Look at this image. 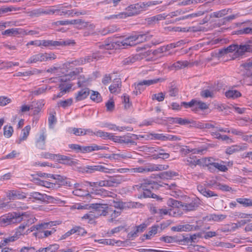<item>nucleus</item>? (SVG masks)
Here are the masks:
<instances>
[{"label": "nucleus", "instance_id": "864d4df0", "mask_svg": "<svg viewBox=\"0 0 252 252\" xmlns=\"http://www.w3.org/2000/svg\"><path fill=\"white\" fill-rule=\"evenodd\" d=\"M13 132V129L11 126H5L3 127V134L7 138L10 137Z\"/></svg>", "mask_w": 252, "mask_h": 252}, {"label": "nucleus", "instance_id": "e2e57ef3", "mask_svg": "<svg viewBox=\"0 0 252 252\" xmlns=\"http://www.w3.org/2000/svg\"><path fill=\"white\" fill-rule=\"evenodd\" d=\"M155 158H161L162 159H167L169 157V154L164 152L163 149H160L157 154V155H154Z\"/></svg>", "mask_w": 252, "mask_h": 252}, {"label": "nucleus", "instance_id": "bf43d9fd", "mask_svg": "<svg viewBox=\"0 0 252 252\" xmlns=\"http://www.w3.org/2000/svg\"><path fill=\"white\" fill-rule=\"evenodd\" d=\"M123 179L120 176L115 177L111 178L108 180L110 183V187L115 186V185H118L121 184L123 181Z\"/></svg>", "mask_w": 252, "mask_h": 252}, {"label": "nucleus", "instance_id": "9d476101", "mask_svg": "<svg viewBox=\"0 0 252 252\" xmlns=\"http://www.w3.org/2000/svg\"><path fill=\"white\" fill-rule=\"evenodd\" d=\"M90 207L94 209L97 218L100 216H105L111 213V208L109 207L107 204H92Z\"/></svg>", "mask_w": 252, "mask_h": 252}, {"label": "nucleus", "instance_id": "c9c22d12", "mask_svg": "<svg viewBox=\"0 0 252 252\" xmlns=\"http://www.w3.org/2000/svg\"><path fill=\"white\" fill-rule=\"evenodd\" d=\"M56 159L58 160H62L60 162L63 164L68 165L74 164V161L69 157L64 155L57 154Z\"/></svg>", "mask_w": 252, "mask_h": 252}, {"label": "nucleus", "instance_id": "39448f33", "mask_svg": "<svg viewBox=\"0 0 252 252\" xmlns=\"http://www.w3.org/2000/svg\"><path fill=\"white\" fill-rule=\"evenodd\" d=\"M167 204L172 207H175L179 209L181 207L186 211H191L195 210L198 206V204L196 200H192L189 203H184L176 200L170 198L167 201Z\"/></svg>", "mask_w": 252, "mask_h": 252}, {"label": "nucleus", "instance_id": "e433bc0d", "mask_svg": "<svg viewBox=\"0 0 252 252\" xmlns=\"http://www.w3.org/2000/svg\"><path fill=\"white\" fill-rule=\"evenodd\" d=\"M192 63L187 61H179L173 64L172 66L176 69H180L187 66H192Z\"/></svg>", "mask_w": 252, "mask_h": 252}, {"label": "nucleus", "instance_id": "6e6552de", "mask_svg": "<svg viewBox=\"0 0 252 252\" xmlns=\"http://www.w3.org/2000/svg\"><path fill=\"white\" fill-rule=\"evenodd\" d=\"M23 214L12 212L0 218V226H5L12 223L20 222L22 220Z\"/></svg>", "mask_w": 252, "mask_h": 252}, {"label": "nucleus", "instance_id": "0e129e2a", "mask_svg": "<svg viewBox=\"0 0 252 252\" xmlns=\"http://www.w3.org/2000/svg\"><path fill=\"white\" fill-rule=\"evenodd\" d=\"M117 44V42H110V43H106L105 42L104 43H102L99 45L100 48L104 49L106 50H111L113 49L115 47V44Z\"/></svg>", "mask_w": 252, "mask_h": 252}, {"label": "nucleus", "instance_id": "dca6fc26", "mask_svg": "<svg viewBox=\"0 0 252 252\" xmlns=\"http://www.w3.org/2000/svg\"><path fill=\"white\" fill-rule=\"evenodd\" d=\"M117 44L120 47L132 46L136 45L134 35L132 34L122 40L117 41Z\"/></svg>", "mask_w": 252, "mask_h": 252}, {"label": "nucleus", "instance_id": "f704fd0d", "mask_svg": "<svg viewBox=\"0 0 252 252\" xmlns=\"http://www.w3.org/2000/svg\"><path fill=\"white\" fill-rule=\"evenodd\" d=\"M231 12V10L230 9H223L219 11L213 12L210 14V16L211 18H221Z\"/></svg>", "mask_w": 252, "mask_h": 252}, {"label": "nucleus", "instance_id": "aec40b11", "mask_svg": "<svg viewBox=\"0 0 252 252\" xmlns=\"http://www.w3.org/2000/svg\"><path fill=\"white\" fill-rule=\"evenodd\" d=\"M38 176L41 177H45V178H53V179L55 180H58V184L59 186H63L65 184H66V181H65V179H64L63 177L59 175H52L50 174H46L45 173H40L38 174Z\"/></svg>", "mask_w": 252, "mask_h": 252}, {"label": "nucleus", "instance_id": "2eb2a0df", "mask_svg": "<svg viewBox=\"0 0 252 252\" xmlns=\"http://www.w3.org/2000/svg\"><path fill=\"white\" fill-rule=\"evenodd\" d=\"M86 168L87 171L90 173H93L96 171L108 173L115 172L114 169L108 168L103 165L88 166Z\"/></svg>", "mask_w": 252, "mask_h": 252}, {"label": "nucleus", "instance_id": "603ef678", "mask_svg": "<svg viewBox=\"0 0 252 252\" xmlns=\"http://www.w3.org/2000/svg\"><path fill=\"white\" fill-rule=\"evenodd\" d=\"M158 225L152 226L148 233L144 235L146 239H150L152 236L155 235L157 233L158 229Z\"/></svg>", "mask_w": 252, "mask_h": 252}, {"label": "nucleus", "instance_id": "f8f14e48", "mask_svg": "<svg viewBox=\"0 0 252 252\" xmlns=\"http://www.w3.org/2000/svg\"><path fill=\"white\" fill-rule=\"evenodd\" d=\"M42 43V46L48 48L51 50L58 46H65L71 43V42L67 41H54L51 40H43Z\"/></svg>", "mask_w": 252, "mask_h": 252}, {"label": "nucleus", "instance_id": "0eeeda50", "mask_svg": "<svg viewBox=\"0 0 252 252\" xmlns=\"http://www.w3.org/2000/svg\"><path fill=\"white\" fill-rule=\"evenodd\" d=\"M167 165L161 164H148L143 166L130 168V173H143L155 171H162L167 169Z\"/></svg>", "mask_w": 252, "mask_h": 252}, {"label": "nucleus", "instance_id": "f03ea898", "mask_svg": "<svg viewBox=\"0 0 252 252\" xmlns=\"http://www.w3.org/2000/svg\"><path fill=\"white\" fill-rule=\"evenodd\" d=\"M80 70L82 72V68H76L75 71H73L70 72L69 74L61 76L58 79L59 81L61 83L59 88L60 90L64 94L69 92L73 86V84L70 83L69 81L74 79L76 77V75L80 72Z\"/></svg>", "mask_w": 252, "mask_h": 252}, {"label": "nucleus", "instance_id": "c03bdc74", "mask_svg": "<svg viewBox=\"0 0 252 252\" xmlns=\"http://www.w3.org/2000/svg\"><path fill=\"white\" fill-rule=\"evenodd\" d=\"M83 61V64L93 62L94 60H98L100 58L98 53H94L92 55L86 56L85 57H82Z\"/></svg>", "mask_w": 252, "mask_h": 252}, {"label": "nucleus", "instance_id": "a19ab883", "mask_svg": "<svg viewBox=\"0 0 252 252\" xmlns=\"http://www.w3.org/2000/svg\"><path fill=\"white\" fill-rule=\"evenodd\" d=\"M237 203L242 205L244 207H252V199L247 198H238L236 199Z\"/></svg>", "mask_w": 252, "mask_h": 252}, {"label": "nucleus", "instance_id": "8fccbe9b", "mask_svg": "<svg viewBox=\"0 0 252 252\" xmlns=\"http://www.w3.org/2000/svg\"><path fill=\"white\" fill-rule=\"evenodd\" d=\"M178 175V174L174 171H168L162 172L160 175V178L162 179H170L173 177Z\"/></svg>", "mask_w": 252, "mask_h": 252}, {"label": "nucleus", "instance_id": "ea45409f", "mask_svg": "<svg viewBox=\"0 0 252 252\" xmlns=\"http://www.w3.org/2000/svg\"><path fill=\"white\" fill-rule=\"evenodd\" d=\"M31 128V126L28 125L22 129V134L18 140V143L20 144L22 141H24L27 139L29 135Z\"/></svg>", "mask_w": 252, "mask_h": 252}, {"label": "nucleus", "instance_id": "680f3d73", "mask_svg": "<svg viewBox=\"0 0 252 252\" xmlns=\"http://www.w3.org/2000/svg\"><path fill=\"white\" fill-rule=\"evenodd\" d=\"M19 33V29L17 28H12L8 29L2 32V35L12 36L17 34Z\"/></svg>", "mask_w": 252, "mask_h": 252}, {"label": "nucleus", "instance_id": "13d9d810", "mask_svg": "<svg viewBox=\"0 0 252 252\" xmlns=\"http://www.w3.org/2000/svg\"><path fill=\"white\" fill-rule=\"evenodd\" d=\"M217 186V189L223 191H230L232 190L231 187L225 184H222L220 183L215 182V183Z\"/></svg>", "mask_w": 252, "mask_h": 252}, {"label": "nucleus", "instance_id": "774afa93", "mask_svg": "<svg viewBox=\"0 0 252 252\" xmlns=\"http://www.w3.org/2000/svg\"><path fill=\"white\" fill-rule=\"evenodd\" d=\"M69 131L76 136L84 135V129L72 127L69 129Z\"/></svg>", "mask_w": 252, "mask_h": 252}, {"label": "nucleus", "instance_id": "4be33fe9", "mask_svg": "<svg viewBox=\"0 0 252 252\" xmlns=\"http://www.w3.org/2000/svg\"><path fill=\"white\" fill-rule=\"evenodd\" d=\"M151 135V139H157L160 140L162 141H176L178 139V137L176 136L172 135H165L163 134L160 133H152Z\"/></svg>", "mask_w": 252, "mask_h": 252}, {"label": "nucleus", "instance_id": "f257e3e1", "mask_svg": "<svg viewBox=\"0 0 252 252\" xmlns=\"http://www.w3.org/2000/svg\"><path fill=\"white\" fill-rule=\"evenodd\" d=\"M161 2V1L158 0L148 1L132 4L127 7L126 12H120L117 14H113L109 16L105 17V19H123L137 15L140 12L147 10L149 7L158 4Z\"/></svg>", "mask_w": 252, "mask_h": 252}, {"label": "nucleus", "instance_id": "b1692460", "mask_svg": "<svg viewBox=\"0 0 252 252\" xmlns=\"http://www.w3.org/2000/svg\"><path fill=\"white\" fill-rule=\"evenodd\" d=\"M75 233L79 235H83L84 234L86 233V232L84 228L79 226H76L67 231L64 235H62L61 239H64L71 235Z\"/></svg>", "mask_w": 252, "mask_h": 252}, {"label": "nucleus", "instance_id": "09e8293b", "mask_svg": "<svg viewBox=\"0 0 252 252\" xmlns=\"http://www.w3.org/2000/svg\"><path fill=\"white\" fill-rule=\"evenodd\" d=\"M168 93L170 96H176L178 94V89L175 83H171L168 88Z\"/></svg>", "mask_w": 252, "mask_h": 252}, {"label": "nucleus", "instance_id": "4468645a", "mask_svg": "<svg viewBox=\"0 0 252 252\" xmlns=\"http://www.w3.org/2000/svg\"><path fill=\"white\" fill-rule=\"evenodd\" d=\"M46 137L47 134L46 129L43 128L41 130V131L39 134L38 137L36 139L35 146L37 148L41 150L45 149Z\"/></svg>", "mask_w": 252, "mask_h": 252}, {"label": "nucleus", "instance_id": "1a4fd4ad", "mask_svg": "<svg viewBox=\"0 0 252 252\" xmlns=\"http://www.w3.org/2000/svg\"><path fill=\"white\" fill-rule=\"evenodd\" d=\"M56 56L53 53H38L32 56L27 61V63H35L37 62H47L54 60Z\"/></svg>", "mask_w": 252, "mask_h": 252}, {"label": "nucleus", "instance_id": "49530a36", "mask_svg": "<svg viewBox=\"0 0 252 252\" xmlns=\"http://www.w3.org/2000/svg\"><path fill=\"white\" fill-rule=\"evenodd\" d=\"M96 218L97 217L94 211H90L82 217V219L86 220L88 223H92Z\"/></svg>", "mask_w": 252, "mask_h": 252}, {"label": "nucleus", "instance_id": "423d86ee", "mask_svg": "<svg viewBox=\"0 0 252 252\" xmlns=\"http://www.w3.org/2000/svg\"><path fill=\"white\" fill-rule=\"evenodd\" d=\"M186 11L181 9H178L176 11L171 12L168 14L166 15L167 19L169 18H173L174 17H176L175 19H172L170 21V22L172 23H176L179 22L181 20H185L188 19H192L194 17H196L197 16H200L201 14L200 13H192L190 14H188L186 15L183 16L184 14L186 13Z\"/></svg>", "mask_w": 252, "mask_h": 252}, {"label": "nucleus", "instance_id": "4c0bfd02", "mask_svg": "<svg viewBox=\"0 0 252 252\" xmlns=\"http://www.w3.org/2000/svg\"><path fill=\"white\" fill-rule=\"evenodd\" d=\"M166 15L165 13L160 14L156 16L148 18L147 22L149 24H153L156 22L166 19Z\"/></svg>", "mask_w": 252, "mask_h": 252}, {"label": "nucleus", "instance_id": "79ce46f5", "mask_svg": "<svg viewBox=\"0 0 252 252\" xmlns=\"http://www.w3.org/2000/svg\"><path fill=\"white\" fill-rule=\"evenodd\" d=\"M251 46L248 44L237 45V53L239 55H242L246 52H250Z\"/></svg>", "mask_w": 252, "mask_h": 252}, {"label": "nucleus", "instance_id": "c756f323", "mask_svg": "<svg viewBox=\"0 0 252 252\" xmlns=\"http://www.w3.org/2000/svg\"><path fill=\"white\" fill-rule=\"evenodd\" d=\"M240 67L241 68V70H243L244 73H245L247 76H250L252 74V60H249L247 61V62L242 63Z\"/></svg>", "mask_w": 252, "mask_h": 252}, {"label": "nucleus", "instance_id": "9b49d317", "mask_svg": "<svg viewBox=\"0 0 252 252\" xmlns=\"http://www.w3.org/2000/svg\"><path fill=\"white\" fill-rule=\"evenodd\" d=\"M159 79H153V80H144L138 82L137 84L135 83V89L133 93L137 95L138 94H141L143 91L145 87L144 86H149L151 85L156 84L158 82Z\"/></svg>", "mask_w": 252, "mask_h": 252}, {"label": "nucleus", "instance_id": "5701e85b", "mask_svg": "<svg viewBox=\"0 0 252 252\" xmlns=\"http://www.w3.org/2000/svg\"><path fill=\"white\" fill-rule=\"evenodd\" d=\"M134 35L136 44L148 41L153 37V35L150 34L149 32L143 33H135Z\"/></svg>", "mask_w": 252, "mask_h": 252}, {"label": "nucleus", "instance_id": "338daca9", "mask_svg": "<svg viewBox=\"0 0 252 252\" xmlns=\"http://www.w3.org/2000/svg\"><path fill=\"white\" fill-rule=\"evenodd\" d=\"M28 14L31 17H39L42 15L41 8L35 9L32 11H29Z\"/></svg>", "mask_w": 252, "mask_h": 252}, {"label": "nucleus", "instance_id": "4d7b16f0", "mask_svg": "<svg viewBox=\"0 0 252 252\" xmlns=\"http://www.w3.org/2000/svg\"><path fill=\"white\" fill-rule=\"evenodd\" d=\"M111 134V133L103 131L100 130L95 132V135L100 137L103 139H110Z\"/></svg>", "mask_w": 252, "mask_h": 252}, {"label": "nucleus", "instance_id": "de8ad7c7", "mask_svg": "<svg viewBox=\"0 0 252 252\" xmlns=\"http://www.w3.org/2000/svg\"><path fill=\"white\" fill-rule=\"evenodd\" d=\"M73 99L72 98H68L64 100H60L58 102L57 104L59 107H62L65 109L72 104Z\"/></svg>", "mask_w": 252, "mask_h": 252}, {"label": "nucleus", "instance_id": "5fc2aeb1", "mask_svg": "<svg viewBox=\"0 0 252 252\" xmlns=\"http://www.w3.org/2000/svg\"><path fill=\"white\" fill-rule=\"evenodd\" d=\"M121 144H130L132 145H136V142L131 139L129 135L122 136Z\"/></svg>", "mask_w": 252, "mask_h": 252}, {"label": "nucleus", "instance_id": "2f4dec72", "mask_svg": "<svg viewBox=\"0 0 252 252\" xmlns=\"http://www.w3.org/2000/svg\"><path fill=\"white\" fill-rule=\"evenodd\" d=\"M118 31L116 25H110L107 27L102 29L98 31V32L102 35L114 33Z\"/></svg>", "mask_w": 252, "mask_h": 252}, {"label": "nucleus", "instance_id": "7ed1b4c3", "mask_svg": "<svg viewBox=\"0 0 252 252\" xmlns=\"http://www.w3.org/2000/svg\"><path fill=\"white\" fill-rule=\"evenodd\" d=\"M133 188L135 189H137L139 191H142V193L140 195L141 197L156 198L157 197V195L152 193L151 190V189L158 188V184L154 181L146 182L144 183L135 185Z\"/></svg>", "mask_w": 252, "mask_h": 252}, {"label": "nucleus", "instance_id": "6e6d98bb", "mask_svg": "<svg viewBox=\"0 0 252 252\" xmlns=\"http://www.w3.org/2000/svg\"><path fill=\"white\" fill-rule=\"evenodd\" d=\"M73 193L76 196L84 197L90 195L88 191L82 189H76L73 191Z\"/></svg>", "mask_w": 252, "mask_h": 252}, {"label": "nucleus", "instance_id": "69168bd1", "mask_svg": "<svg viewBox=\"0 0 252 252\" xmlns=\"http://www.w3.org/2000/svg\"><path fill=\"white\" fill-rule=\"evenodd\" d=\"M200 95L203 98H212L214 96V93L213 91L206 89L200 92Z\"/></svg>", "mask_w": 252, "mask_h": 252}, {"label": "nucleus", "instance_id": "f3484780", "mask_svg": "<svg viewBox=\"0 0 252 252\" xmlns=\"http://www.w3.org/2000/svg\"><path fill=\"white\" fill-rule=\"evenodd\" d=\"M122 82L120 78H114L112 84L109 86V90L112 94H119L121 92Z\"/></svg>", "mask_w": 252, "mask_h": 252}, {"label": "nucleus", "instance_id": "cd10ccee", "mask_svg": "<svg viewBox=\"0 0 252 252\" xmlns=\"http://www.w3.org/2000/svg\"><path fill=\"white\" fill-rule=\"evenodd\" d=\"M146 227L147 224L144 223L135 226L133 227V229L128 234L129 238L136 237L138 233L143 232Z\"/></svg>", "mask_w": 252, "mask_h": 252}, {"label": "nucleus", "instance_id": "a878e982", "mask_svg": "<svg viewBox=\"0 0 252 252\" xmlns=\"http://www.w3.org/2000/svg\"><path fill=\"white\" fill-rule=\"evenodd\" d=\"M197 189L201 194L206 197L209 198L218 196V194L209 190V189H206L202 185H200L197 186Z\"/></svg>", "mask_w": 252, "mask_h": 252}, {"label": "nucleus", "instance_id": "58836bf2", "mask_svg": "<svg viewBox=\"0 0 252 252\" xmlns=\"http://www.w3.org/2000/svg\"><path fill=\"white\" fill-rule=\"evenodd\" d=\"M237 45L232 44L226 48H223L219 51V54L220 56H223L229 53H232L236 51L237 53Z\"/></svg>", "mask_w": 252, "mask_h": 252}, {"label": "nucleus", "instance_id": "ddd939ff", "mask_svg": "<svg viewBox=\"0 0 252 252\" xmlns=\"http://www.w3.org/2000/svg\"><path fill=\"white\" fill-rule=\"evenodd\" d=\"M6 197L9 200L23 199L26 198L25 193L19 190L11 189L5 192Z\"/></svg>", "mask_w": 252, "mask_h": 252}, {"label": "nucleus", "instance_id": "6ab92c4d", "mask_svg": "<svg viewBox=\"0 0 252 252\" xmlns=\"http://www.w3.org/2000/svg\"><path fill=\"white\" fill-rule=\"evenodd\" d=\"M145 56V54L143 53L132 55L124 59L123 61V63L125 65L131 64L136 61L143 59Z\"/></svg>", "mask_w": 252, "mask_h": 252}, {"label": "nucleus", "instance_id": "412c9836", "mask_svg": "<svg viewBox=\"0 0 252 252\" xmlns=\"http://www.w3.org/2000/svg\"><path fill=\"white\" fill-rule=\"evenodd\" d=\"M248 148L246 144L242 145H233L230 147H227L225 150V153L228 155L233 154L236 152L244 151Z\"/></svg>", "mask_w": 252, "mask_h": 252}, {"label": "nucleus", "instance_id": "052dcab7", "mask_svg": "<svg viewBox=\"0 0 252 252\" xmlns=\"http://www.w3.org/2000/svg\"><path fill=\"white\" fill-rule=\"evenodd\" d=\"M90 98L92 100L97 103L102 101L101 95L98 92L92 91Z\"/></svg>", "mask_w": 252, "mask_h": 252}, {"label": "nucleus", "instance_id": "20e7f679", "mask_svg": "<svg viewBox=\"0 0 252 252\" xmlns=\"http://www.w3.org/2000/svg\"><path fill=\"white\" fill-rule=\"evenodd\" d=\"M56 221H50L48 222L41 223L38 224L33 225L31 227V231L37 230L39 232L43 233V237H47L51 235L56 231L55 228L52 227L56 225Z\"/></svg>", "mask_w": 252, "mask_h": 252}, {"label": "nucleus", "instance_id": "7c9ffc66", "mask_svg": "<svg viewBox=\"0 0 252 252\" xmlns=\"http://www.w3.org/2000/svg\"><path fill=\"white\" fill-rule=\"evenodd\" d=\"M34 181L35 183H36V184L48 188H53L54 185L56 184L59 185V184H58V182L59 181L58 180H55V183H51L47 181L41 180L39 178H34Z\"/></svg>", "mask_w": 252, "mask_h": 252}, {"label": "nucleus", "instance_id": "a211bd4d", "mask_svg": "<svg viewBox=\"0 0 252 252\" xmlns=\"http://www.w3.org/2000/svg\"><path fill=\"white\" fill-rule=\"evenodd\" d=\"M158 213V214L160 216H162L163 215H166L168 214L169 215L172 216L174 217H177L178 216H180L182 214L181 211H180L178 209L175 207H172V209H170L169 210H168L166 208L159 209Z\"/></svg>", "mask_w": 252, "mask_h": 252}, {"label": "nucleus", "instance_id": "3c124183", "mask_svg": "<svg viewBox=\"0 0 252 252\" xmlns=\"http://www.w3.org/2000/svg\"><path fill=\"white\" fill-rule=\"evenodd\" d=\"M201 160V164H204L205 166H208L210 169H212V164L215 163L214 159L212 158H202Z\"/></svg>", "mask_w": 252, "mask_h": 252}, {"label": "nucleus", "instance_id": "72a5a7b5", "mask_svg": "<svg viewBox=\"0 0 252 252\" xmlns=\"http://www.w3.org/2000/svg\"><path fill=\"white\" fill-rule=\"evenodd\" d=\"M206 149H205L199 148L192 149H190L188 146H185L181 149L180 152L186 155L190 152L193 154H202L203 152Z\"/></svg>", "mask_w": 252, "mask_h": 252}, {"label": "nucleus", "instance_id": "a18cd8bd", "mask_svg": "<svg viewBox=\"0 0 252 252\" xmlns=\"http://www.w3.org/2000/svg\"><path fill=\"white\" fill-rule=\"evenodd\" d=\"M225 96L227 98L235 99L241 96V94L235 90H230L225 92Z\"/></svg>", "mask_w": 252, "mask_h": 252}, {"label": "nucleus", "instance_id": "bb28decb", "mask_svg": "<svg viewBox=\"0 0 252 252\" xmlns=\"http://www.w3.org/2000/svg\"><path fill=\"white\" fill-rule=\"evenodd\" d=\"M90 94V90L88 88H84L78 91L75 95L76 102L82 101L86 98Z\"/></svg>", "mask_w": 252, "mask_h": 252}, {"label": "nucleus", "instance_id": "c85d7f7f", "mask_svg": "<svg viewBox=\"0 0 252 252\" xmlns=\"http://www.w3.org/2000/svg\"><path fill=\"white\" fill-rule=\"evenodd\" d=\"M30 196L36 200L43 202L46 201L50 198H52L51 196L47 195L46 194H42L35 191L31 193Z\"/></svg>", "mask_w": 252, "mask_h": 252}, {"label": "nucleus", "instance_id": "37998d69", "mask_svg": "<svg viewBox=\"0 0 252 252\" xmlns=\"http://www.w3.org/2000/svg\"><path fill=\"white\" fill-rule=\"evenodd\" d=\"M172 123L175 124H179L180 125H188L189 124L190 125L191 120L188 119H183L182 118H173Z\"/></svg>", "mask_w": 252, "mask_h": 252}, {"label": "nucleus", "instance_id": "393cba45", "mask_svg": "<svg viewBox=\"0 0 252 252\" xmlns=\"http://www.w3.org/2000/svg\"><path fill=\"white\" fill-rule=\"evenodd\" d=\"M108 148L105 146H98L95 144H93L87 146H83V154L91 153L95 151L107 150Z\"/></svg>", "mask_w": 252, "mask_h": 252}, {"label": "nucleus", "instance_id": "473e14b6", "mask_svg": "<svg viewBox=\"0 0 252 252\" xmlns=\"http://www.w3.org/2000/svg\"><path fill=\"white\" fill-rule=\"evenodd\" d=\"M71 25H75V27L78 29H83L88 27L89 22H86L82 19L72 20Z\"/></svg>", "mask_w": 252, "mask_h": 252}]
</instances>
